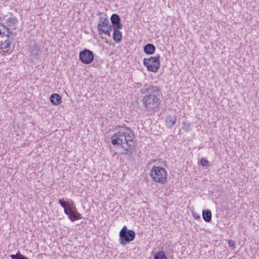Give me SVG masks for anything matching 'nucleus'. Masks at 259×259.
I'll list each match as a JSON object with an SVG mask.
<instances>
[{"instance_id":"23","label":"nucleus","mask_w":259,"mask_h":259,"mask_svg":"<svg viewBox=\"0 0 259 259\" xmlns=\"http://www.w3.org/2000/svg\"><path fill=\"white\" fill-rule=\"evenodd\" d=\"M183 124H184L183 129L186 132H188L191 130V123H190L189 122H184Z\"/></svg>"},{"instance_id":"20","label":"nucleus","mask_w":259,"mask_h":259,"mask_svg":"<svg viewBox=\"0 0 259 259\" xmlns=\"http://www.w3.org/2000/svg\"><path fill=\"white\" fill-rule=\"evenodd\" d=\"M112 26L111 24H110L107 27L104 28L103 30H101V34L100 35H102L103 34L107 35L108 36H110V32L112 31Z\"/></svg>"},{"instance_id":"27","label":"nucleus","mask_w":259,"mask_h":259,"mask_svg":"<svg viewBox=\"0 0 259 259\" xmlns=\"http://www.w3.org/2000/svg\"><path fill=\"white\" fill-rule=\"evenodd\" d=\"M192 215H193V217L195 219H199L200 218V217L199 214H198L196 212H192Z\"/></svg>"},{"instance_id":"14","label":"nucleus","mask_w":259,"mask_h":259,"mask_svg":"<svg viewBox=\"0 0 259 259\" xmlns=\"http://www.w3.org/2000/svg\"><path fill=\"white\" fill-rule=\"evenodd\" d=\"M156 50L155 46L152 44H148L144 47V52L147 55L153 54Z\"/></svg>"},{"instance_id":"25","label":"nucleus","mask_w":259,"mask_h":259,"mask_svg":"<svg viewBox=\"0 0 259 259\" xmlns=\"http://www.w3.org/2000/svg\"><path fill=\"white\" fill-rule=\"evenodd\" d=\"M200 163L202 166H205L208 164L209 162L207 159L202 158L200 160Z\"/></svg>"},{"instance_id":"8","label":"nucleus","mask_w":259,"mask_h":259,"mask_svg":"<svg viewBox=\"0 0 259 259\" xmlns=\"http://www.w3.org/2000/svg\"><path fill=\"white\" fill-rule=\"evenodd\" d=\"M79 59L82 63L88 64L93 61L94 55L92 51L85 49L79 52Z\"/></svg>"},{"instance_id":"16","label":"nucleus","mask_w":259,"mask_h":259,"mask_svg":"<svg viewBox=\"0 0 259 259\" xmlns=\"http://www.w3.org/2000/svg\"><path fill=\"white\" fill-rule=\"evenodd\" d=\"M211 212L210 210L206 209L202 211V218L206 222H209L211 220Z\"/></svg>"},{"instance_id":"9","label":"nucleus","mask_w":259,"mask_h":259,"mask_svg":"<svg viewBox=\"0 0 259 259\" xmlns=\"http://www.w3.org/2000/svg\"><path fill=\"white\" fill-rule=\"evenodd\" d=\"M110 24L109 20L106 18L100 16L99 18L97 26L99 34H101V30H103L104 28L107 27Z\"/></svg>"},{"instance_id":"6","label":"nucleus","mask_w":259,"mask_h":259,"mask_svg":"<svg viewBox=\"0 0 259 259\" xmlns=\"http://www.w3.org/2000/svg\"><path fill=\"white\" fill-rule=\"evenodd\" d=\"M41 47L35 42H31L28 48L29 57L32 60H38L40 58L41 54Z\"/></svg>"},{"instance_id":"24","label":"nucleus","mask_w":259,"mask_h":259,"mask_svg":"<svg viewBox=\"0 0 259 259\" xmlns=\"http://www.w3.org/2000/svg\"><path fill=\"white\" fill-rule=\"evenodd\" d=\"M112 26L113 27V30H118L122 29L123 25L120 23V22H118L117 23H115L114 24H112Z\"/></svg>"},{"instance_id":"26","label":"nucleus","mask_w":259,"mask_h":259,"mask_svg":"<svg viewBox=\"0 0 259 259\" xmlns=\"http://www.w3.org/2000/svg\"><path fill=\"white\" fill-rule=\"evenodd\" d=\"M228 244H229L230 247H235V242L233 240H229L228 241Z\"/></svg>"},{"instance_id":"18","label":"nucleus","mask_w":259,"mask_h":259,"mask_svg":"<svg viewBox=\"0 0 259 259\" xmlns=\"http://www.w3.org/2000/svg\"><path fill=\"white\" fill-rule=\"evenodd\" d=\"M154 259H168L163 250L158 251L154 255Z\"/></svg>"},{"instance_id":"19","label":"nucleus","mask_w":259,"mask_h":259,"mask_svg":"<svg viewBox=\"0 0 259 259\" xmlns=\"http://www.w3.org/2000/svg\"><path fill=\"white\" fill-rule=\"evenodd\" d=\"M110 19L112 24H114L115 23L119 22L121 20L119 16L116 14H112L111 16Z\"/></svg>"},{"instance_id":"7","label":"nucleus","mask_w":259,"mask_h":259,"mask_svg":"<svg viewBox=\"0 0 259 259\" xmlns=\"http://www.w3.org/2000/svg\"><path fill=\"white\" fill-rule=\"evenodd\" d=\"M64 213L68 216V219L71 222L81 219V214L77 211L75 203H72L71 206L65 210Z\"/></svg>"},{"instance_id":"2","label":"nucleus","mask_w":259,"mask_h":259,"mask_svg":"<svg viewBox=\"0 0 259 259\" xmlns=\"http://www.w3.org/2000/svg\"><path fill=\"white\" fill-rule=\"evenodd\" d=\"M133 130L128 127H120L119 131L111 137V143L113 145H120L125 151L132 153V149L134 147Z\"/></svg>"},{"instance_id":"15","label":"nucleus","mask_w":259,"mask_h":259,"mask_svg":"<svg viewBox=\"0 0 259 259\" xmlns=\"http://www.w3.org/2000/svg\"><path fill=\"white\" fill-rule=\"evenodd\" d=\"M0 28L1 29V32H4V34H2V35H7V36H12V39H13V33L12 31L8 28L7 26H6L2 23H0Z\"/></svg>"},{"instance_id":"13","label":"nucleus","mask_w":259,"mask_h":259,"mask_svg":"<svg viewBox=\"0 0 259 259\" xmlns=\"http://www.w3.org/2000/svg\"><path fill=\"white\" fill-rule=\"evenodd\" d=\"M59 203L64 208V211L67 209L69 206H71L72 203H74L71 199L67 198V200H65L64 198L60 199L58 201Z\"/></svg>"},{"instance_id":"11","label":"nucleus","mask_w":259,"mask_h":259,"mask_svg":"<svg viewBox=\"0 0 259 259\" xmlns=\"http://www.w3.org/2000/svg\"><path fill=\"white\" fill-rule=\"evenodd\" d=\"M50 100L54 105H58L62 103V97L57 93H54L50 96Z\"/></svg>"},{"instance_id":"4","label":"nucleus","mask_w":259,"mask_h":259,"mask_svg":"<svg viewBox=\"0 0 259 259\" xmlns=\"http://www.w3.org/2000/svg\"><path fill=\"white\" fill-rule=\"evenodd\" d=\"M160 55L157 54L155 57L144 58L143 64L146 66L149 71L156 72L160 67Z\"/></svg>"},{"instance_id":"3","label":"nucleus","mask_w":259,"mask_h":259,"mask_svg":"<svg viewBox=\"0 0 259 259\" xmlns=\"http://www.w3.org/2000/svg\"><path fill=\"white\" fill-rule=\"evenodd\" d=\"M150 175L155 182L164 184L166 181L167 173L164 168L154 166L151 170Z\"/></svg>"},{"instance_id":"17","label":"nucleus","mask_w":259,"mask_h":259,"mask_svg":"<svg viewBox=\"0 0 259 259\" xmlns=\"http://www.w3.org/2000/svg\"><path fill=\"white\" fill-rule=\"evenodd\" d=\"M113 39L116 43L120 42L122 39V33L118 30H113Z\"/></svg>"},{"instance_id":"28","label":"nucleus","mask_w":259,"mask_h":259,"mask_svg":"<svg viewBox=\"0 0 259 259\" xmlns=\"http://www.w3.org/2000/svg\"><path fill=\"white\" fill-rule=\"evenodd\" d=\"M25 259H29V258L28 257H27L26 256H25Z\"/></svg>"},{"instance_id":"12","label":"nucleus","mask_w":259,"mask_h":259,"mask_svg":"<svg viewBox=\"0 0 259 259\" xmlns=\"http://www.w3.org/2000/svg\"><path fill=\"white\" fill-rule=\"evenodd\" d=\"M177 121L176 115H169L165 119V124L167 127L171 128L175 125Z\"/></svg>"},{"instance_id":"21","label":"nucleus","mask_w":259,"mask_h":259,"mask_svg":"<svg viewBox=\"0 0 259 259\" xmlns=\"http://www.w3.org/2000/svg\"><path fill=\"white\" fill-rule=\"evenodd\" d=\"M7 23H8V25L10 27H14L15 24L17 23V20L15 17H11L7 20Z\"/></svg>"},{"instance_id":"5","label":"nucleus","mask_w":259,"mask_h":259,"mask_svg":"<svg viewBox=\"0 0 259 259\" xmlns=\"http://www.w3.org/2000/svg\"><path fill=\"white\" fill-rule=\"evenodd\" d=\"M119 243L122 246H125L131 241L134 240L136 234L132 230H128L124 226L120 231L119 234Z\"/></svg>"},{"instance_id":"10","label":"nucleus","mask_w":259,"mask_h":259,"mask_svg":"<svg viewBox=\"0 0 259 259\" xmlns=\"http://www.w3.org/2000/svg\"><path fill=\"white\" fill-rule=\"evenodd\" d=\"M11 36L2 35L0 36V46H2L3 49H7L12 43V40L10 39Z\"/></svg>"},{"instance_id":"1","label":"nucleus","mask_w":259,"mask_h":259,"mask_svg":"<svg viewBox=\"0 0 259 259\" xmlns=\"http://www.w3.org/2000/svg\"><path fill=\"white\" fill-rule=\"evenodd\" d=\"M140 92L142 94H145L141 100L143 111L150 114L159 107L161 103L162 93L160 89L157 86L145 85L141 89Z\"/></svg>"},{"instance_id":"22","label":"nucleus","mask_w":259,"mask_h":259,"mask_svg":"<svg viewBox=\"0 0 259 259\" xmlns=\"http://www.w3.org/2000/svg\"><path fill=\"white\" fill-rule=\"evenodd\" d=\"M10 257L12 259H25V256L18 251L16 254H11Z\"/></svg>"}]
</instances>
